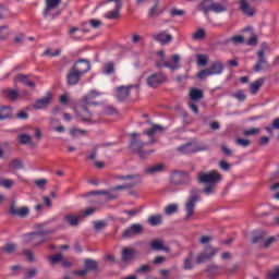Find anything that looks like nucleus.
<instances>
[{"label":"nucleus","mask_w":279,"mask_h":279,"mask_svg":"<svg viewBox=\"0 0 279 279\" xmlns=\"http://www.w3.org/2000/svg\"><path fill=\"white\" fill-rule=\"evenodd\" d=\"M101 95L99 92L90 90L86 96L83 97L81 105L75 108L77 117L83 121V123L93 122V113L88 110V106H97L95 101L97 97Z\"/></svg>","instance_id":"1"},{"label":"nucleus","mask_w":279,"mask_h":279,"mask_svg":"<svg viewBox=\"0 0 279 279\" xmlns=\"http://www.w3.org/2000/svg\"><path fill=\"white\" fill-rule=\"evenodd\" d=\"M202 193V191L197 187H193L191 193H190V197L187 198V202L185 203V218L184 221H190L191 217H193V215H195V206L199 201V194Z\"/></svg>","instance_id":"2"},{"label":"nucleus","mask_w":279,"mask_h":279,"mask_svg":"<svg viewBox=\"0 0 279 279\" xmlns=\"http://www.w3.org/2000/svg\"><path fill=\"white\" fill-rule=\"evenodd\" d=\"M220 181L221 175H201L198 178V183L205 186L203 190L205 195H213V193H215V186H217Z\"/></svg>","instance_id":"3"},{"label":"nucleus","mask_w":279,"mask_h":279,"mask_svg":"<svg viewBox=\"0 0 279 279\" xmlns=\"http://www.w3.org/2000/svg\"><path fill=\"white\" fill-rule=\"evenodd\" d=\"M53 230H44L39 232H33L25 235L26 243H33L35 247L45 243V241L49 240V234H52Z\"/></svg>","instance_id":"4"},{"label":"nucleus","mask_w":279,"mask_h":279,"mask_svg":"<svg viewBox=\"0 0 279 279\" xmlns=\"http://www.w3.org/2000/svg\"><path fill=\"white\" fill-rule=\"evenodd\" d=\"M218 253L219 248H215L211 245L205 246V250L196 256L195 264L202 265L203 263H206V260H211Z\"/></svg>","instance_id":"5"},{"label":"nucleus","mask_w":279,"mask_h":279,"mask_svg":"<svg viewBox=\"0 0 279 279\" xmlns=\"http://www.w3.org/2000/svg\"><path fill=\"white\" fill-rule=\"evenodd\" d=\"M119 178L120 180H124L125 183L122 185L114 186L113 191H125V189H133V186H136L142 182L141 177L137 175H124Z\"/></svg>","instance_id":"6"},{"label":"nucleus","mask_w":279,"mask_h":279,"mask_svg":"<svg viewBox=\"0 0 279 279\" xmlns=\"http://www.w3.org/2000/svg\"><path fill=\"white\" fill-rule=\"evenodd\" d=\"M165 82H167V75L162 72L153 73L146 80V84L150 88H158V86H161Z\"/></svg>","instance_id":"7"},{"label":"nucleus","mask_w":279,"mask_h":279,"mask_svg":"<svg viewBox=\"0 0 279 279\" xmlns=\"http://www.w3.org/2000/svg\"><path fill=\"white\" fill-rule=\"evenodd\" d=\"M141 134L138 133H131V149L140 154L141 158H145V153H143V147H145V143L140 138Z\"/></svg>","instance_id":"8"},{"label":"nucleus","mask_w":279,"mask_h":279,"mask_svg":"<svg viewBox=\"0 0 279 279\" xmlns=\"http://www.w3.org/2000/svg\"><path fill=\"white\" fill-rule=\"evenodd\" d=\"M62 0H46V9L44 12L45 19H56V16H60V12L57 11L56 14L51 13V10H56L60 5Z\"/></svg>","instance_id":"9"},{"label":"nucleus","mask_w":279,"mask_h":279,"mask_svg":"<svg viewBox=\"0 0 279 279\" xmlns=\"http://www.w3.org/2000/svg\"><path fill=\"white\" fill-rule=\"evenodd\" d=\"M170 186H189L191 184V177L189 175H170L168 178Z\"/></svg>","instance_id":"10"},{"label":"nucleus","mask_w":279,"mask_h":279,"mask_svg":"<svg viewBox=\"0 0 279 279\" xmlns=\"http://www.w3.org/2000/svg\"><path fill=\"white\" fill-rule=\"evenodd\" d=\"M116 3V7L112 11L105 13V19L109 21H113L114 19H119L121 16V9L123 8V2L121 0H107L106 3Z\"/></svg>","instance_id":"11"},{"label":"nucleus","mask_w":279,"mask_h":279,"mask_svg":"<svg viewBox=\"0 0 279 279\" xmlns=\"http://www.w3.org/2000/svg\"><path fill=\"white\" fill-rule=\"evenodd\" d=\"M72 69L76 70L78 74L86 75L90 71V61L86 59H80L74 63Z\"/></svg>","instance_id":"12"},{"label":"nucleus","mask_w":279,"mask_h":279,"mask_svg":"<svg viewBox=\"0 0 279 279\" xmlns=\"http://www.w3.org/2000/svg\"><path fill=\"white\" fill-rule=\"evenodd\" d=\"M137 234H143V225L134 223L131 225L124 232L123 239H131V236H136Z\"/></svg>","instance_id":"13"},{"label":"nucleus","mask_w":279,"mask_h":279,"mask_svg":"<svg viewBox=\"0 0 279 279\" xmlns=\"http://www.w3.org/2000/svg\"><path fill=\"white\" fill-rule=\"evenodd\" d=\"M9 215H11L12 217L25 218L29 215V208L27 207L19 208L16 207V204L13 203L9 208Z\"/></svg>","instance_id":"14"},{"label":"nucleus","mask_w":279,"mask_h":279,"mask_svg":"<svg viewBox=\"0 0 279 279\" xmlns=\"http://www.w3.org/2000/svg\"><path fill=\"white\" fill-rule=\"evenodd\" d=\"M257 62L254 66L255 73H260L265 66H269V63L267 62V59H265V50H258L257 51Z\"/></svg>","instance_id":"15"},{"label":"nucleus","mask_w":279,"mask_h":279,"mask_svg":"<svg viewBox=\"0 0 279 279\" xmlns=\"http://www.w3.org/2000/svg\"><path fill=\"white\" fill-rule=\"evenodd\" d=\"M153 38L160 45H167L171 43V40H173V36H171L170 34H167V32L165 31L153 34Z\"/></svg>","instance_id":"16"},{"label":"nucleus","mask_w":279,"mask_h":279,"mask_svg":"<svg viewBox=\"0 0 279 279\" xmlns=\"http://www.w3.org/2000/svg\"><path fill=\"white\" fill-rule=\"evenodd\" d=\"M172 62H174V63L171 64V62L165 61L163 64L157 63V66H159V68L165 66L166 69H170V71H178V69H181L182 65H180L179 54L172 56Z\"/></svg>","instance_id":"17"},{"label":"nucleus","mask_w":279,"mask_h":279,"mask_svg":"<svg viewBox=\"0 0 279 279\" xmlns=\"http://www.w3.org/2000/svg\"><path fill=\"white\" fill-rule=\"evenodd\" d=\"M52 95L51 93H47V95L41 98V99H38L34 105H33V108L35 110H43V108H47L49 106V104H51V99H52Z\"/></svg>","instance_id":"18"},{"label":"nucleus","mask_w":279,"mask_h":279,"mask_svg":"<svg viewBox=\"0 0 279 279\" xmlns=\"http://www.w3.org/2000/svg\"><path fill=\"white\" fill-rule=\"evenodd\" d=\"M80 77H82V75L78 74V72L74 68H71L66 75L68 84L70 86H75L80 83Z\"/></svg>","instance_id":"19"},{"label":"nucleus","mask_w":279,"mask_h":279,"mask_svg":"<svg viewBox=\"0 0 279 279\" xmlns=\"http://www.w3.org/2000/svg\"><path fill=\"white\" fill-rule=\"evenodd\" d=\"M132 86H121L117 89V99L119 101H125L130 97Z\"/></svg>","instance_id":"20"},{"label":"nucleus","mask_w":279,"mask_h":279,"mask_svg":"<svg viewBox=\"0 0 279 279\" xmlns=\"http://www.w3.org/2000/svg\"><path fill=\"white\" fill-rule=\"evenodd\" d=\"M150 248H151L154 252H167V253L170 252V248L165 245V242H163L162 240H154V241L150 243Z\"/></svg>","instance_id":"21"},{"label":"nucleus","mask_w":279,"mask_h":279,"mask_svg":"<svg viewBox=\"0 0 279 279\" xmlns=\"http://www.w3.org/2000/svg\"><path fill=\"white\" fill-rule=\"evenodd\" d=\"M209 69V73H211V75H221V73H223V70L226 69V66H223V62L221 61H216L213 62Z\"/></svg>","instance_id":"22"},{"label":"nucleus","mask_w":279,"mask_h":279,"mask_svg":"<svg viewBox=\"0 0 279 279\" xmlns=\"http://www.w3.org/2000/svg\"><path fill=\"white\" fill-rule=\"evenodd\" d=\"M240 10L246 16H254V8L250 5L245 0H239Z\"/></svg>","instance_id":"23"},{"label":"nucleus","mask_w":279,"mask_h":279,"mask_svg":"<svg viewBox=\"0 0 279 279\" xmlns=\"http://www.w3.org/2000/svg\"><path fill=\"white\" fill-rule=\"evenodd\" d=\"M178 151H181V154H195V151H197V146H195L193 143H187L179 146Z\"/></svg>","instance_id":"24"},{"label":"nucleus","mask_w":279,"mask_h":279,"mask_svg":"<svg viewBox=\"0 0 279 279\" xmlns=\"http://www.w3.org/2000/svg\"><path fill=\"white\" fill-rule=\"evenodd\" d=\"M265 236H267V233H265V231H259L253 236L252 243L254 245H258V247H263L265 243Z\"/></svg>","instance_id":"25"},{"label":"nucleus","mask_w":279,"mask_h":279,"mask_svg":"<svg viewBox=\"0 0 279 279\" xmlns=\"http://www.w3.org/2000/svg\"><path fill=\"white\" fill-rule=\"evenodd\" d=\"M80 219H82V216H75V215H65L64 221L69 223V226H72L73 228L77 227L80 225Z\"/></svg>","instance_id":"26"},{"label":"nucleus","mask_w":279,"mask_h":279,"mask_svg":"<svg viewBox=\"0 0 279 279\" xmlns=\"http://www.w3.org/2000/svg\"><path fill=\"white\" fill-rule=\"evenodd\" d=\"M160 132H165V126L160 124H153L150 129L144 131V134H146V136H154V134H158Z\"/></svg>","instance_id":"27"},{"label":"nucleus","mask_w":279,"mask_h":279,"mask_svg":"<svg viewBox=\"0 0 279 279\" xmlns=\"http://www.w3.org/2000/svg\"><path fill=\"white\" fill-rule=\"evenodd\" d=\"M190 99H192V101H199L204 99V92L198 88H192L190 90Z\"/></svg>","instance_id":"28"},{"label":"nucleus","mask_w":279,"mask_h":279,"mask_svg":"<svg viewBox=\"0 0 279 279\" xmlns=\"http://www.w3.org/2000/svg\"><path fill=\"white\" fill-rule=\"evenodd\" d=\"M205 272L208 275V276H217L219 274H221V267L218 266V265H208L206 268H205Z\"/></svg>","instance_id":"29"},{"label":"nucleus","mask_w":279,"mask_h":279,"mask_svg":"<svg viewBox=\"0 0 279 279\" xmlns=\"http://www.w3.org/2000/svg\"><path fill=\"white\" fill-rule=\"evenodd\" d=\"M154 5L150 8V10L148 11V16H158L159 14H162V11H160V9H158V7L160 5V0H153Z\"/></svg>","instance_id":"30"},{"label":"nucleus","mask_w":279,"mask_h":279,"mask_svg":"<svg viewBox=\"0 0 279 279\" xmlns=\"http://www.w3.org/2000/svg\"><path fill=\"white\" fill-rule=\"evenodd\" d=\"M0 252H2L3 254H14V252H16V244L15 243H7L4 244L2 247H0Z\"/></svg>","instance_id":"31"},{"label":"nucleus","mask_w":279,"mask_h":279,"mask_svg":"<svg viewBox=\"0 0 279 279\" xmlns=\"http://www.w3.org/2000/svg\"><path fill=\"white\" fill-rule=\"evenodd\" d=\"M147 223L148 226H153V227L160 226V223H162V216L160 215L149 216L147 219Z\"/></svg>","instance_id":"32"},{"label":"nucleus","mask_w":279,"mask_h":279,"mask_svg":"<svg viewBox=\"0 0 279 279\" xmlns=\"http://www.w3.org/2000/svg\"><path fill=\"white\" fill-rule=\"evenodd\" d=\"M163 169H165V165L158 163V165L146 168L145 173H148V174L160 173V171H162Z\"/></svg>","instance_id":"33"},{"label":"nucleus","mask_w":279,"mask_h":279,"mask_svg":"<svg viewBox=\"0 0 279 279\" xmlns=\"http://www.w3.org/2000/svg\"><path fill=\"white\" fill-rule=\"evenodd\" d=\"M227 11H228V7H226L225 4L217 3V2L211 3L210 12H215L216 14H221V12H227Z\"/></svg>","instance_id":"34"},{"label":"nucleus","mask_w":279,"mask_h":279,"mask_svg":"<svg viewBox=\"0 0 279 279\" xmlns=\"http://www.w3.org/2000/svg\"><path fill=\"white\" fill-rule=\"evenodd\" d=\"M211 3L213 2L210 0L202 1L198 5V10H201V12H204V14H207L211 11Z\"/></svg>","instance_id":"35"},{"label":"nucleus","mask_w":279,"mask_h":279,"mask_svg":"<svg viewBox=\"0 0 279 279\" xmlns=\"http://www.w3.org/2000/svg\"><path fill=\"white\" fill-rule=\"evenodd\" d=\"M104 75H112L114 73V62L110 61L104 64L102 68Z\"/></svg>","instance_id":"36"},{"label":"nucleus","mask_w":279,"mask_h":279,"mask_svg":"<svg viewBox=\"0 0 279 279\" xmlns=\"http://www.w3.org/2000/svg\"><path fill=\"white\" fill-rule=\"evenodd\" d=\"M84 265H85V269H87V271H95V269H97L99 267L97 262H95L94 259H90V258L85 259Z\"/></svg>","instance_id":"37"},{"label":"nucleus","mask_w":279,"mask_h":279,"mask_svg":"<svg viewBox=\"0 0 279 279\" xmlns=\"http://www.w3.org/2000/svg\"><path fill=\"white\" fill-rule=\"evenodd\" d=\"M263 82L264 80L259 78L251 84L250 92L252 93V95H256L258 93L260 86H263Z\"/></svg>","instance_id":"38"},{"label":"nucleus","mask_w":279,"mask_h":279,"mask_svg":"<svg viewBox=\"0 0 279 279\" xmlns=\"http://www.w3.org/2000/svg\"><path fill=\"white\" fill-rule=\"evenodd\" d=\"M10 117H12V110L10 109V107H1L0 108V121L10 119Z\"/></svg>","instance_id":"39"},{"label":"nucleus","mask_w":279,"mask_h":279,"mask_svg":"<svg viewBox=\"0 0 279 279\" xmlns=\"http://www.w3.org/2000/svg\"><path fill=\"white\" fill-rule=\"evenodd\" d=\"M228 43H232L233 45H243V43H245V38L241 35H235L227 39L226 45H228Z\"/></svg>","instance_id":"40"},{"label":"nucleus","mask_w":279,"mask_h":279,"mask_svg":"<svg viewBox=\"0 0 279 279\" xmlns=\"http://www.w3.org/2000/svg\"><path fill=\"white\" fill-rule=\"evenodd\" d=\"M134 258V250L132 248H124L122 252V260H132Z\"/></svg>","instance_id":"41"},{"label":"nucleus","mask_w":279,"mask_h":279,"mask_svg":"<svg viewBox=\"0 0 279 279\" xmlns=\"http://www.w3.org/2000/svg\"><path fill=\"white\" fill-rule=\"evenodd\" d=\"M4 95L11 100L16 101L19 99V92L16 89H7Z\"/></svg>","instance_id":"42"},{"label":"nucleus","mask_w":279,"mask_h":279,"mask_svg":"<svg viewBox=\"0 0 279 279\" xmlns=\"http://www.w3.org/2000/svg\"><path fill=\"white\" fill-rule=\"evenodd\" d=\"M19 142L21 145H32V136L27 134H21L17 136Z\"/></svg>","instance_id":"43"},{"label":"nucleus","mask_w":279,"mask_h":279,"mask_svg":"<svg viewBox=\"0 0 279 279\" xmlns=\"http://www.w3.org/2000/svg\"><path fill=\"white\" fill-rule=\"evenodd\" d=\"M193 40H204L206 38V31L199 28L192 35Z\"/></svg>","instance_id":"44"},{"label":"nucleus","mask_w":279,"mask_h":279,"mask_svg":"<svg viewBox=\"0 0 279 279\" xmlns=\"http://www.w3.org/2000/svg\"><path fill=\"white\" fill-rule=\"evenodd\" d=\"M196 60L198 66H206L208 64V57L206 54H197Z\"/></svg>","instance_id":"45"},{"label":"nucleus","mask_w":279,"mask_h":279,"mask_svg":"<svg viewBox=\"0 0 279 279\" xmlns=\"http://www.w3.org/2000/svg\"><path fill=\"white\" fill-rule=\"evenodd\" d=\"M213 76V73L210 72L209 68L202 70L197 73L198 80H206V77Z\"/></svg>","instance_id":"46"},{"label":"nucleus","mask_w":279,"mask_h":279,"mask_svg":"<svg viewBox=\"0 0 279 279\" xmlns=\"http://www.w3.org/2000/svg\"><path fill=\"white\" fill-rule=\"evenodd\" d=\"M10 169H23V161L13 159L9 163Z\"/></svg>","instance_id":"47"},{"label":"nucleus","mask_w":279,"mask_h":279,"mask_svg":"<svg viewBox=\"0 0 279 279\" xmlns=\"http://www.w3.org/2000/svg\"><path fill=\"white\" fill-rule=\"evenodd\" d=\"M0 186H3V189H12V186H14V180L12 179L0 180Z\"/></svg>","instance_id":"48"},{"label":"nucleus","mask_w":279,"mask_h":279,"mask_svg":"<svg viewBox=\"0 0 279 279\" xmlns=\"http://www.w3.org/2000/svg\"><path fill=\"white\" fill-rule=\"evenodd\" d=\"M174 213H178V205L177 204L168 205L165 208V214L166 215H174Z\"/></svg>","instance_id":"49"},{"label":"nucleus","mask_w":279,"mask_h":279,"mask_svg":"<svg viewBox=\"0 0 279 279\" xmlns=\"http://www.w3.org/2000/svg\"><path fill=\"white\" fill-rule=\"evenodd\" d=\"M184 269H193V253H190L189 257L184 259Z\"/></svg>","instance_id":"50"},{"label":"nucleus","mask_w":279,"mask_h":279,"mask_svg":"<svg viewBox=\"0 0 279 279\" xmlns=\"http://www.w3.org/2000/svg\"><path fill=\"white\" fill-rule=\"evenodd\" d=\"M84 134H86V130H82V129L70 130V136H73L74 138L77 136H84Z\"/></svg>","instance_id":"51"},{"label":"nucleus","mask_w":279,"mask_h":279,"mask_svg":"<svg viewBox=\"0 0 279 279\" xmlns=\"http://www.w3.org/2000/svg\"><path fill=\"white\" fill-rule=\"evenodd\" d=\"M235 144L239 145V147H250V145H252V142L245 138H236Z\"/></svg>","instance_id":"52"},{"label":"nucleus","mask_w":279,"mask_h":279,"mask_svg":"<svg viewBox=\"0 0 279 279\" xmlns=\"http://www.w3.org/2000/svg\"><path fill=\"white\" fill-rule=\"evenodd\" d=\"M244 136H256V134H260V129L258 128H253L250 130H245L243 132Z\"/></svg>","instance_id":"53"},{"label":"nucleus","mask_w":279,"mask_h":279,"mask_svg":"<svg viewBox=\"0 0 279 279\" xmlns=\"http://www.w3.org/2000/svg\"><path fill=\"white\" fill-rule=\"evenodd\" d=\"M106 226H108V223L105 220H99L94 222V228L97 232H99V230H104Z\"/></svg>","instance_id":"54"},{"label":"nucleus","mask_w":279,"mask_h":279,"mask_svg":"<svg viewBox=\"0 0 279 279\" xmlns=\"http://www.w3.org/2000/svg\"><path fill=\"white\" fill-rule=\"evenodd\" d=\"M10 36V33H8V26H0V40H5Z\"/></svg>","instance_id":"55"},{"label":"nucleus","mask_w":279,"mask_h":279,"mask_svg":"<svg viewBox=\"0 0 279 279\" xmlns=\"http://www.w3.org/2000/svg\"><path fill=\"white\" fill-rule=\"evenodd\" d=\"M268 279H279V266H275L274 270L268 272Z\"/></svg>","instance_id":"56"},{"label":"nucleus","mask_w":279,"mask_h":279,"mask_svg":"<svg viewBox=\"0 0 279 279\" xmlns=\"http://www.w3.org/2000/svg\"><path fill=\"white\" fill-rule=\"evenodd\" d=\"M151 271V267L149 265H142L140 268L135 270V274H149Z\"/></svg>","instance_id":"57"},{"label":"nucleus","mask_w":279,"mask_h":279,"mask_svg":"<svg viewBox=\"0 0 279 279\" xmlns=\"http://www.w3.org/2000/svg\"><path fill=\"white\" fill-rule=\"evenodd\" d=\"M49 260L52 265H58V263L62 262V254H57L49 257Z\"/></svg>","instance_id":"58"},{"label":"nucleus","mask_w":279,"mask_h":279,"mask_svg":"<svg viewBox=\"0 0 279 279\" xmlns=\"http://www.w3.org/2000/svg\"><path fill=\"white\" fill-rule=\"evenodd\" d=\"M232 97H234V99H238V101H245L246 99V96L242 90L232 94Z\"/></svg>","instance_id":"59"},{"label":"nucleus","mask_w":279,"mask_h":279,"mask_svg":"<svg viewBox=\"0 0 279 279\" xmlns=\"http://www.w3.org/2000/svg\"><path fill=\"white\" fill-rule=\"evenodd\" d=\"M24 256H26L27 260H29V263H34L35 258H34V252H32V250H24L23 251Z\"/></svg>","instance_id":"60"},{"label":"nucleus","mask_w":279,"mask_h":279,"mask_svg":"<svg viewBox=\"0 0 279 279\" xmlns=\"http://www.w3.org/2000/svg\"><path fill=\"white\" fill-rule=\"evenodd\" d=\"M89 27H93V29H99V27H101V21L90 20L89 21Z\"/></svg>","instance_id":"61"},{"label":"nucleus","mask_w":279,"mask_h":279,"mask_svg":"<svg viewBox=\"0 0 279 279\" xmlns=\"http://www.w3.org/2000/svg\"><path fill=\"white\" fill-rule=\"evenodd\" d=\"M36 274H38V270L36 268H32L31 270H28L26 272V276L24 279H32V278H36Z\"/></svg>","instance_id":"62"},{"label":"nucleus","mask_w":279,"mask_h":279,"mask_svg":"<svg viewBox=\"0 0 279 279\" xmlns=\"http://www.w3.org/2000/svg\"><path fill=\"white\" fill-rule=\"evenodd\" d=\"M35 184L38 186V189H45L47 185V179L35 180Z\"/></svg>","instance_id":"63"},{"label":"nucleus","mask_w":279,"mask_h":279,"mask_svg":"<svg viewBox=\"0 0 279 279\" xmlns=\"http://www.w3.org/2000/svg\"><path fill=\"white\" fill-rule=\"evenodd\" d=\"M102 114H114V108L112 106L104 107Z\"/></svg>","instance_id":"64"}]
</instances>
